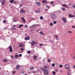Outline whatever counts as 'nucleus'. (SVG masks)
<instances>
[{
  "mask_svg": "<svg viewBox=\"0 0 75 75\" xmlns=\"http://www.w3.org/2000/svg\"><path fill=\"white\" fill-rule=\"evenodd\" d=\"M51 18L52 19H56L57 16L55 15L54 13H51L50 15Z\"/></svg>",
  "mask_w": 75,
  "mask_h": 75,
  "instance_id": "obj_1",
  "label": "nucleus"
},
{
  "mask_svg": "<svg viewBox=\"0 0 75 75\" xmlns=\"http://www.w3.org/2000/svg\"><path fill=\"white\" fill-rule=\"evenodd\" d=\"M37 44V42L36 41H33L31 43L32 45H35Z\"/></svg>",
  "mask_w": 75,
  "mask_h": 75,
  "instance_id": "obj_2",
  "label": "nucleus"
},
{
  "mask_svg": "<svg viewBox=\"0 0 75 75\" xmlns=\"http://www.w3.org/2000/svg\"><path fill=\"white\" fill-rule=\"evenodd\" d=\"M62 20H63L64 23H67V19L66 18H62Z\"/></svg>",
  "mask_w": 75,
  "mask_h": 75,
  "instance_id": "obj_3",
  "label": "nucleus"
},
{
  "mask_svg": "<svg viewBox=\"0 0 75 75\" xmlns=\"http://www.w3.org/2000/svg\"><path fill=\"white\" fill-rule=\"evenodd\" d=\"M64 67L66 69H69L70 68L68 64H66L65 65Z\"/></svg>",
  "mask_w": 75,
  "mask_h": 75,
  "instance_id": "obj_4",
  "label": "nucleus"
},
{
  "mask_svg": "<svg viewBox=\"0 0 75 75\" xmlns=\"http://www.w3.org/2000/svg\"><path fill=\"white\" fill-rule=\"evenodd\" d=\"M36 4H37V5H38V6H40L41 5V3H40V2H36Z\"/></svg>",
  "mask_w": 75,
  "mask_h": 75,
  "instance_id": "obj_5",
  "label": "nucleus"
},
{
  "mask_svg": "<svg viewBox=\"0 0 75 75\" xmlns=\"http://www.w3.org/2000/svg\"><path fill=\"white\" fill-rule=\"evenodd\" d=\"M13 20L14 22H16L17 21V18L16 17H14L13 18Z\"/></svg>",
  "mask_w": 75,
  "mask_h": 75,
  "instance_id": "obj_6",
  "label": "nucleus"
},
{
  "mask_svg": "<svg viewBox=\"0 0 75 75\" xmlns=\"http://www.w3.org/2000/svg\"><path fill=\"white\" fill-rule=\"evenodd\" d=\"M8 48L10 50V52H13V48H12V47H8Z\"/></svg>",
  "mask_w": 75,
  "mask_h": 75,
  "instance_id": "obj_7",
  "label": "nucleus"
},
{
  "mask_svg": "<svg viewBox=\"0 0 75 75\" xmlns=\"http://www.w3.org/2000/svg\"><path fill=\"white\" fill-rule=\"evenodd\" d=\"M44 74H45V75L48 74V71L47 70H45L44 71Z\"/></svg>",
  "mask_w": 75,
  "mask_h": 75,
  "instance_id": "obj_8",
  "label": "nucleus"
},
{
  "mask_svg": "<svg viewBox=\"0 0 75 75\" xmlns=\"http://www.w3.org/2000/svg\"><path fill=\"white\" fill-rule=\"evenodd\" d=\"M30 39V36H28V37H25V40H28Z\"/></svg>",
  "mask_w": 75,
  "mask_h": 75,
  "instance_id": "obj_9",
  "label": "nucleus"
},
{
  "mask_svg": "<svg viewBox=\"0 0 75 75\" xmlns=\"http://www.w3.org/2000/svg\"><path fill=\"white\" fill-rule=\"evenodd\" d=\"M20 11L21 13H25V11H24L23 9H21L20 10Z\"/></svg>",
  "mask_w": 75,
  "mask_h": 75,
  "instance_id": "obj_10",
  "label": "nucleus"
},
{
  "mask_svg": "<svg viewBox=\"0 0 75 75\" xmlns=\"http://www.w3.org/2000/svg\"><path fill=\"white\" fill-rule=\"evenodd\" d=\"M1 3H2V4L3 5H4V4H5V0H3Z\"/></svg>",
  "mask_w": 75,
  "mask_h": 75,
  "instance_id": "obj_11",
  "label": "nucleus"
},
{
  "mask_svg": "<svg viewBox=\"0 0 75 75\" xmlns=\"http://www.w3.org/2000/svg\"><path fill=\"white\" fill-rule=\"evenodd\" d=\"M54 37H55L57 40H58V36H57V35H54Z\"/></svg>",
  "mask_w": 75,
  "mask_h": 75,
  "instance_id": "obj_12",
  "label": "nucleus"
},
{
  "mask_svg": "<svg viewBox=\"0 0 75 75\" xmlns=\"http://www.w3.org/2000/svg\"><path fill=\"white\" fill-rule=\"evenodd\" d=\"M21 20H22V21H23L24 23H25V19H24V18L23 17H22V18L21 19Z\"/></svg>",
  "mask_w": 75,
  "mask_h": 75,
  "instance_id": "obj_13",
  "label": "nucleus"
},
{
  "mask_svg": "<svg viewBox=\"0 0 75 75\" xmlns=\"http://www.w3.org/2000/svg\"><path fill=\"white\" fill-rule=\"evenodd\" d=\"M20 65L17 66L16 67V68L17 69H19V67H20Z\"/></svg>",
  "mask_w": 75,
  "mask_h": 75,
  "instance_id": "obj_14",
  "label": "nucleus"
},
{
  "mask_svg": "<svg viewBox=\"0 0 75 75\" xmlns=\"http://www.w3.org/2000/svg\"><path fill=\"white\" fill-rule=\"evenodd\" d=\"M33 58L34 59H37V56H34L33 57Z\"/></svg>",
  "mask_w": 75,
  "mask_h": 75,
  "instance_id": "obj_15",
  "label": "nucleus"
},
{
  "mask_svg": "<svg viewBox=\"0 0 75 75\" xmlns=\"http://www.w3.org/2000/svg\"><path fill=\"white\" fill-rule=\"evenodd\" d=\"M24 44H22V43H20V46H21V47H24Z\"/></svg>",
  "mask_w": 75,
  "mask_h": 75,
  "instance_id": "obj_16",
  "label": "nucleus"
},
{
  "mask_svg": "<svg viewBox=\"0 0 75 75\" xmlns=\"http://www.w3.org/2000/svg\"><path fill=\"white\" fill-rule=\"evenodd\" d=\"M69 17H74V15H72L71 14H69Z\"/></svg>",
  "mask_w": 75,
  "mask_h": 75,
  "instance_id": "obj_17",
  "label": "nucleus"
},
{
  "mask_svg": "<svg viewBox=\"0 0 75 75\" xmlns=\"http://www.w3.org/2000/svg\"><path fill=\"white\" fill-rule=\"evenodd\" d=\"M3 61H4L5 62H7V60L6 59H4L3 60Z\"/></svg>",
  "mask_w": 75,
  "mask_h": 75,
  "instance_id": "obj_18",
  "label": "nucleus"
},
{
  "mask_svg": "<svg viewBox=\"0 0 75 75\" xmlns=\"http://www.w3.org/2000/svg\"><path fill=\"white\" fill-rule=\"evenodd\" d=\"M40 34H41V35H45L42 32H40Z\"/></svg>",
  "mask_w": 75,
  "mask_h": 75,
  "instance_id": "obj_19",
  "label": "nucleus"
},
{
  "mask_svg": "<svg viewBox=\"0 0 75 75\" xmlns=\"http://www.w3.org/2000/svg\"><path fill=\"white\" fill-rule=\"evenodd\" d=\"M47 2V1L46 0L43 1V3H46Z\"/></svg>",
  "mask_w": 75,
  "mask_h": 75,
  "instance_id": "obj_20",
  "label": "nucleus"
},
{
  "mask_svg": "<svg viewBox=\"0 0 75 75\" xmlns=\"http://www.w3.org/2000/svg\"><path fill=\"white\" fill-rule=\"evenodd\" d=\"M14 0H11L10 1V3H13V2H14Z\"/></svg>",
  "mask_w": 75,
  "mask_h": 75,
  "instance_id": "obj_21",
  "label": "nucleus"
},
{
  "mask_svg": "<svg viewBox=\"0 0 75 75\" xmlns=\"http://www.w3.org/2000/svg\"><path fill=\"white\" fill-rule=\"evenodd\" d=\"M11 29H12V30H16V29L14 27H12Z\"/></svg>",
  "mask_w": 75,
  "mask_h": 75,
  "instance_id": "obj_22",
  "label": "nucleus"
},
{
  "mask_svg": "<svg viewBox=\"0 0 75 75\" xmlns=\"http://www.w3.org/2000/svg\"><path fill=\"white\" fill-rule=\"evenodd\" d=\"M30 69L32 70V69H33L34 68V67H30Z\"/></svg>",
  "mask_w": 75,
  "mask_h": 75,
  "instance_id": "obj_23",
  "label": "nucleus"
},
{
  "mask_svg": "<svg viewBox=\"0 0 75 75\" xmlns=\"http://www.w3.org/2000/svg\"><path fill=\"white\" fill-rule=\"evenodd\" d=\"M46 8H48L49 9L50 8V6H47V5H46Z\"/></svg>",
  "mask_w": 75,
  "mask_h": 75,
  "instance_id": "obj_24",
  "label": "nucleus"
},
{
  "mask_svg": "<svg viewBox=\"0 0 75 75\" xmlns=\"http://www.w3.org/2000/svg\"><path fill=\"white\" fill-rule=\"evenodd\" d=\"M43 69L45 70H46L47 69V67L46 66L44 67H43Z\"/></svg>",
  "mask_w": 75,
  "mask_h": 75,
  "instance_id": "obj_25",
  "label": "nucleus"
},
{
  "mask_svg": "<svg viewBox=\"0 0 75 75\" xmlns=\"http://www.w3.org/2000/svg\"><path fill=\"white\" fill-rule=\"evenodd\" d=\"M23 25H19V28H21V27H23Z\"/></svg>",
  "mask_w": 75,
  "mask_h": 75,
  "instance_id": "obj_26",
  "label": "nucleus"
},
{
  "mask_svg": "<svg viewBox=\"0 0 75 75\" xmlns=\"http://www.w3.org/2000/svg\"><path fill=\"white\" fill-rule=\"evenodd\" d=\"M62 10H63V11H65L66 10V9L64 8H62Z\"/></svg>",
  "mask_w": 75,
  "mask_h": 75,
  "instance_id": "obj_27",
  "label": "nucleus"
},
{
  "mask_svg": "<svg viewBox=\"0 0 75 75\" xmlns=\"http://www.w3.org/2000/svg\"><path fill=\"white\" fill-rule=\"evenodd\" d=\"M3 23H6V20H4L3 21Z\"/></svg>",
  "mask_w": 75,
  "mask_h": 75,
  "instance_id": "obj_28",
  "label": "nucleus"
},
{
  "mask_svg": "<svg viewBox=\"0 0 75 75\" xmlns=\"http://www.w3.org/2000/svg\"><path fill=\"white\" fill-rule=\"evenodd\" d=\"M19 57V56H18V55H16L15 56V58H18Z\"/></svg>",
  "mask_w": 75,
  "mask_h": 75,
  "instance_id": "obj_29",
  "label": "nucleus"
},
{
  "mask_svg": "<svg viewBox=\"0 0 75 75\" xmlns=\"http://www.w3.org/2000/svg\"><path fill=\"white\" fill-rule=\"evenodd\" d=\"M13 3H14L15 4H17V2L16 1H14V0L13 1Z\"/></svg>",
  "mask_w": 75,
  "mask_h": 75,
  "instance_id": "obj_30",
  "label": "nucleus"
},
{
  "mask_svg": "<svg viewBox=\"0 0 75 75\" xmlns=\"http://www.w3.org/2000/svg\"><path fill=\"white\" fill-rule=\"evenodd\" d=\"M40 20H42V19H43V17H42V16H40Z\"/></svg>",
  "mask_w": 75,
  "mask_h": 75,
  "instance_id": "obj_31",
  "label": "nucleus"
},
{
  "mask_svg": "<svg viewBox=\"0 0 75 75\" xmlns=\"http://www.w3.org/2000/svg\"><path fill=\"white\" fill-rule=\"evenodd\" d=\"M40 11H36V13H40Z\"/></svg>",
  "mask_w": 75,
  "mask_h": 75,
  "instance_id": "obj_32",
  "label": "nucleus"
},
{
  "mask_svg": "<svg viewBox=\"0 0 75 75\" xmlns=\"http://www.w3.org/2000/svg\"><path fill=\"white\" fill-rule=\"evenodd\" d=\"M50 25L51 26H52V25H53V23H50Z\"/></svg>",
  "mask_w": 75,
  "mask_h": 75,
  "instance_id": "obj_33",
  "label": "nucleus"
},
{
  "mask_svg": "<svg viewBox=\"0 0 75 75\" xmlns=\"http://www.w3.org/2000/svg\"><path fill=\"white\" fill-rule=\"evenodd\" d=\"M47 62H51V60L50 59H48L47 60Z\"/></svg>",
  "mask_w": 75,
  "mask_h": 75,
  "instance_id": "obj_34",
  "label": "nucleus"
},
{
  "mask_svg": "<svg viewBox=\"0 0 75 75\" xmlns=\"http://www.w3.org/2000/svg\"><path fill=\"white\" fill-rule=\"evenodd\" d=\"M56 23H57V21H53V23L55 24Z\"/></svg>",
  "mask_w": 75,
  "mask_h": 75,
  "instance_id": "obj_35",
  "label": "nucleus"
},
{
  "mask_svg": "<svg viewBox=\"0 0 75 75\" xmlns=\"http://www.w3.org/2000/svg\"><path fill=\"white\" fill-rule=\"evenodd\" d=\"M59 67L60 68H62V64H60L59 65Z\"/></svg>",
  "mask_w": 75,
  "mask_h": 75,
  "instance_id": "obj_36",
  "label": "nucleus"
},
{
  "mask_svg": "<svg viewBox=\"0 0 75 75\" xmlns=\"http://www.w3.org/2000/svg\"><path fill=\"white\" fill-rule=\"evenodd\" d=\"M52 67H54L55 64L54 63H53L52 64Z\"/></svg>",
  "mask_w": 75,
  "mask_h": 75,
  "instance_id": "obj_37",
  "label": "nucleus"
},
{
  "mask_svg": "<svg viewBox=\"0 0 75 75\" xmlns=\"http://www.w3.org/2000/svg\"><path fill=\"white\" fill-rule=\"evenodd\" d=\"M28 54H30V53H31V52L30 51L28 50Z\"/></svg>",
  "mask_w": 75,
  "mask_h": 75,
  "instance_id": "obj_38",
  "label": "nucleus"
},
{
  "mask_svg": "<svg viewBox=\"0 0 75 75\" xmlns=\"http://www.w3.org/2000/svg\"><path fill=\"white\" fill-rule=\"evenodd\" d=\"M52 74H53V75H55V72L54 71L53 72Z\"/></svg>",
  "mask_w": 75,
  "mask_h": 75,
  "instance_id": "obj_39",
  "label": "nucleus"
},
{
  "mask_svg": "<svg viewBox=\"0 0 75 75\" xmlns=\"http://www.w3.org/2000/svg\"><path fill=\"white\" fill-rule=\"evenodd\" d=\"M68 33H72V31H68Z\"/></svg>",
  "mask_w": 75,
  "mask_h": 75,
  "instance_id": "obj_40",
  "label": "nucleus"
},
{
  "mask_svg": "<svg viewBox=\"0 0 75 75\" xmlns=\"http://www.w3.org/2000/svg\"><path fill=\"white\" fill-rule=\"evenodd\" d=\"M20 50L21 51H23V50H24V49L23 48H21L20 49Z\"/></svg>",
  "mask_w": 75,
  "mask_h": 75,
  "instance_id": "obj_41",
  "label": "nucleus"
},
{
  "mask_svg": "<svg viewBox=\"0 0 75 75\" xmlns=\"http://www.w3.org/2000/svg\"><path fill=\"white\" fill-rule=\"evenodd\" d=\"M19 57H22V54H19Z\"/></svg>",
  "mask_w": 75,
  "mask_h": 75,
  "instance_id": "obj_42",
  "label": "nucleus"
},
{
  "mask_svg": "<svg viewBox=\"0 0 75 75\" xmlns=\"http://www.w3.org/2000/svg\"><path fill=\"white\" fill-rule=\"evenodd\" d=\"M16 72V71H13V74H15Z\"/></svg>",
  "mask_w": 75,
  "mask_h": 75,
  "instance_id": "obj_43",
  "label": "nucleus"
},
{
  "mask_svg": "<svg viewBox=\"0 0 75 75\" xmlns=\"http://www.w3.org/2000/svg\"><path fill=\"white\" fill-rule=\"evenodd\" d=\"M62 6H63V7H66V6H67L66 5H64L63 4L62 5Z\"/></svg>",
  "mask_w": 75,
  "mask_h": 75,
  "instance_id": "obj_44",
  "label": "nucleus"
},
{
  "mask_svg": "<svg viewBox=\"0 0 75 75\" xmlns=\"http://www.w3.org/2000/svg\"><path fill=\"white\" fill-rule=\"evenodd\" d=\"M28 27V26H27V25H25V28H27Z\"/></svg>",
  "mask_w": 75,
  "mask_h": 75,
  "instance_id": "obj_45",
  "label": "nucleus"
},
{
  "mask_svg": "<svg viewBox=\"0 0 75 75\" xmlns=\"http://www.w3.org/2000/svg\"><path fill=\"white\" fill-rule=\"evenodd\" d=\"M73 7L74 8H75V5H73Z\"/></svg>",
  "mask_w": 75,
  "mask_h": 75,
  "instance_id": "obj_46",
  "label": "nucleus"
},
{
  "mask_svg": "<svg viewBox=\"0 0 75 75\" xmlns=\"http://www.w3.org/2000/svg\"><path fill=\"white\" fill-rule=\"evenodd\" d=\"M51 4H53L54 3V2L53 1H51Z\"/></svg>",
  "mask_w": 75,
  "mask_h": 75,
  "instance_id": "obj_47",
  "label": "nucleus"
},
{
  "mask_svg": "<svg viewBox=\"0 0 75 75\" xmlns=\"http://www.w3.org/2000/svg\"><path fill=\"white\" fill-rule=\"evenodd\" d=\"M32 72H33V73H34V74H35V73H36V71H32Z\"/></svg>",
  "mask_w": 75,
  "mask_h": 75,
  "instance_id": "obj_48",
  "label": "nucleus"
},
{
  "mask_svg": "<svg viewBox=\"0 0 75 75\" xmlns=\"http://www.w3.org/2000/svg\"><path fill=\"white\" fill-rule=\"evenodd\" d=\"M40 46H42V44H40Z\"/></svg>",
  "mask_w": 75,
  "mask_h": 75,
  "instance_id": "obj_49",
  "label": "nucleus"
},
{
  "mask_svg": "<svg viewBox=\"0 0 75 75\" xmlns=\"http://www.w3.org/2000/svg\"><path fill=\"white\" fill-rule=\"evenodd\" d=\"M11 58H14V57L13 56H11Z\"/></svg>",
  "mask_w": 75,
  "mask_h": 75,
  "instance_id": "obj_50",
  "label": "nucleus"
},
{
  "mask_svg": "<svg viewBox=\"0 0 75 75\" xmlns=\"http://www.w3.org/2000/svg\"><path fill=\"white\" fill-rule=\"evenodd\" d=\"M19 6L20 7H22V6H23V5H22V4H20Z\"/></svg>",
  "mask_w": 75,
  "mask_h": 75,
  "instance_id": "obj_51",
  "label": "nucleus"
},
{
  "mask_svg": "<svg viewBox=\"0 0 75 75\" xmlns=\"http://www.w3.org/2000/svg\"><path fill=\"white\" fill-rule=\"evenodd\" d=\"M60 72H61V73L63 72V71H62V70H60Z\"/></svg>",
  "mask_w": 75,
  "mask_h": 75,
  "instance_id": "obj_52",
  "label": "nucleus"
},
{
  "mask_svg": "<svg viewBox=\"0 0 75 75\" xmlns=\"http://www.w3.org/2000/svg\"><path fill=\"white\" fill-rule=\"evenodd\" d=\"M72 28H75V26H72Z\"/></svg>",
  "mask_w": 75,
  "mask_h": 75,
  "instance_id": "obj_53",
  "label": "nucleus"
},
{
  "mask_svg": "<svg viewBox=\"0 0 75 75\" xmlns=\"http://www.w3.org/2000/svg\"><path fill=\"white\" fill-rule=\"evenodd\" d=\"M6 29H7V28H6V27L4 28V30H6Z\"/></svg>",
  "mask_w": 75,
  "mask_h": 75,
  "instance_id": "obj_54",
  "label": "nucleus"
},
{
  "mask_svg": "<svg viewBox=\"0 0 75 75\" xmlns=\"http://www.w3.org/2000/svg\"><path fill=\"white\" fill-rule=\"evenodd\" d=\"M14 48H15V49H16V50H17L18 48L17 47H15V48H14Z\"/></svg>",
  "mask_w": 75,
  "mask_h": 75,
  "instance_id": "obj_55",
  "label": "nucleus"
},
{
  "mask_svg": "<svg viewBox=\"0 0 75 75\" xmlns=\"http://www.w3.org/2000/svg\"><path fill=\"white\" fill-rule=\"evenodd\" d=\"M73 57H74L73 58V59H75V57H74V56H73Z\"/></svg>",
  "mask_w": 75,
  "mask_h": 75,
  "instance_id": "obj_56",
  "label": "nucleus"
},
{
  "mask_svg": "<svg viewBox=\"0 0 75 75\" xmlns=\"http://www.w3.org/2000/svg\"><path fill=\"white\" fill-rule=\"evenodd\" d=\"M13 27H16V26L15 25H13Z\"/></svg>",
  "mask_w": 75,
  "mask_h": 75,
  "instance_id": "obj_57",
  "label": "nucleus"
},
{
  "mask_svg": "<svg viewBox=\"0 0 75 75\" xmlns=\"http://www.w3.org/2000/svg\"><path fill=\"white\" fill-rule=\"evenodd\" d=\"M45 11H47V9H45Z\"/></svg>",
  "mask_w": 75,
  "mask_h": 75,
  "instance_id": "obj_58",
  "label": "nucleus"
},
{
  "mask_svg": "<svg viewBox=\"0 0 75 75\" xmlns=\"http://www.w3.org/2000/svg\"><path fill=\"white\" fill-rule=\"evenodd\" d=\"M67 71H70V70H69V69H68L67 70Z\"/></svg>",
  "mask_w": 75,
  "mask_h": 75,
  "instance_id": "obj_59",
  "label": "nucleus"
},
{
  "mask_svg": "<svg viewBox=\"0 0 75 75\" xmlns=\"http://www.w3.org/2000/svg\"><path fill=\"white\" fill-rule=\"evenodd\" d=\"M44 70H44V69H42V71H44Z\"/></svg>",
  "mask_w": 75,
  "mask_h": 75,
  "instance_id": "obj_60",
  "label": "nucleus"
},
{
  "mask_svg": "<svg viewBox=\"0 0 75 75\" xmlns=\"http://www.w3.org/2000/svg\"><path fill=\"white\" fill-rule=\"evenodd\" d=\"M56 72H58V70H56Z\"/></svg>",
  "mask_w": 75,
  "mask_h": 75,
  "instance_id": "obj_61",
  "label": "nucleus"
},
{
  "mask_svg": "<svg viewBox=\"0 0 75 75\" xmlns=\"http://www.w3.org/2000/svg\"><path fill=\"white\" fill-rule=\"evenodd\" d=\"M38 71H40V69H38Z\"/></svg>",
  "mask_w": 75,
  "mask_h": 75,
  "instance_id": "obj_62",
  "label": "nucleus"
},
{
  "mask_svg": "<svg viewBox=\"0 0 75 75\" xmlns=\"http://www.w3.org/2000/svg\"><path fill=\"white\" fill-rule=\"evenodd\" d=\"M40 69H42V68H40Z\"/></svg>",
  "mask_w": 75,
  "mask_h": 75,
  "instance_id": "obj_63",
  "label": "nucleus"
},
{
  "mask_svg": "<svg viewBox=\"0 0 75 75\" xmlns=\"http://www.w3.org/2000/svg\"><path fill=\"white\" fill-rule=\"evenodd\" d=\"M12 47V46H9V47Z\"/></svg>",
  "mask_w": 75,
  "mask_h": 75,
  "instance_id": "obj_64",
  "label": "nucleus"
}]
</instances>
